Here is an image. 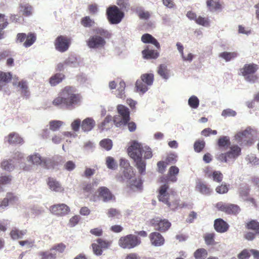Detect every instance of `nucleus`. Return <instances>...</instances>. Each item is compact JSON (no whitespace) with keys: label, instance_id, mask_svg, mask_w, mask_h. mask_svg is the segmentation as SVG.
Instances as JSON below:
<instances>
[{"label":"nucleus","instance_id":"obj_1","mask_svg":"<svg viewBox=\"0 0 259 259\" xmlns=\"http://www.w3.org/2000/svg\"><path fill=\"white\" fill-rule=\"evenodd\" d=\"M81 100L82 96L77 93L75 88L67 85L60 90L58 96L52 101V104L56 107L71 110L79 106Z\"/></svg>","mask_w":259,"mask_h":259},{"label":"nucleus","instance_id":"obj_2","mask_svg":"<svg viewBox=\"0 0 259 259\" xmlns=\"http://www.w3.org/2000/svg\"><path fill=\"white\" fill-rule=\"evenodd\" d=\"M96 35L91 36L87 40V46L90 49H103L106 44V38H109L111 34L107 30L102 28H96L94 29Z\"/></svg>","mask_w":259,"mask_h":259},{"label":"nucleus","instance_id":"obj_3","mask_svg":"<svg viewBox=\"0 0 259 259\" xmlns=\"http://www.w3.org/2000/svg\"><path fill=\"white\" fill-rule=\"evenodd\" d=\"M169 185L167 183L161 186L158 190V200L161 201L172 209L177 208L179 205V199L176 193L173 191L168 192Z\"/></svg>","mask_w":259,"mask_h":259},{"label":"nucleus","instance_id":"obj_4","mask_svg":"<svg viewBox=\"0 0 259 259\" xmlns=\"http://www.w3.org/2000/svg\"><path fill=\"white\" fill-rule=\"evenodd\" d=\"M128 155L133 160L142 158L143 155L144 159H150L152 156V152L150 147L142 145L137 141H133L131 145L127 149Z\"/></svg>","mask_w":259,"mask_h":259},{"label":"nucleus","instance_id":"obj_5","mask_svg":"<svg viewBox=\"0 0 259 259\" xmlns=\"http://www.w3.org/2000/svg\"><path fill=\"white\" fill-rule=\"evenodd\" d=\"M117 111L119 116L113 117V122L116 127L125 125L131 119L129 109L121 104L117 106Z\"/></svg>","mask_w":259,"mask_h":259},{"label":"nucleus","instance_id":"obj_6","mask_svg":"<svg viewBox=\"0 0 259 259\" xmlns=\"http://www.w3.org/2000/svg\"><path fill=\"white\" fill-rule=\"evenodd\" d=\"M258 68V65L256 64H245L240 69V74L242 75L247 81L254 83L258 79V76L255 73Z\"/></svg>","mask_w":259,"mask_h":259},{"label":"nucleus","instance_id":"obj_7","mask_svg":"<svg viewBox=\"0 0 259 259\" xmlns=\"http://www.w3.org/2000/svg\"><path fill=\"white\" fill-rule=\"evenodd\" d=\"M141 243V239L133 234H128L121 237L118 241V245L123 249H131Z\"/></svg>","mask_w":259,"mask_h":259},{"label":"nucleus","instance_id":"obj_8","mask_svg":"<svg viewBox=\"0 0 259 259\" xmlns=\"http://www.w3.org/2000/svg\"><path fill=\"white\" fill-rule=\"evenodd\" d=\"M106 15L110 24H117L121 21L124 17V14L116 6L113 5L107 9Z\"/></svg>","mask_w":259,"mask_h":259},{"label":"nucleus","instance_id":"obj_9","mask_svg":"<svg viewBox=\"0 0 259 259\" xmlns=\"http://www.w3.org/2000/svg\"><path fill=\"white\" fill-rule=\"evenodd\" d=\"M245 229L252 232H247L244 235V238L248 241H252L256 236L259 235V222L256 220H250L245 224Z\"/></svg>","mask_w":259,"mask_h":259},{"label":"nucleus","instance_id":"obj_10","mask_svg":"<svg viewBox=\"0 0 259 259\" xmlns=\"http://www.w3.org/2000/svg\"><path fill=\"white\" fill-rule=\"evenodd\" d=\"M241 148L237 145L230 147V150L225 153L219 154L217 157V159L222 162H228L234 160L240 155Z\"/></svg>","mask_w":259,"mask_h":259},{"label":"nucleus","instance_id":"obj_11","mask_svg":"<svg viewBox=\"0 0 259 259\" xmlns=\"http://www.w3.org/2000/svg\"><path fill=\"white\" fill-rule=\"evenodd\" d=\"M215 207L219 210L228 214L237 215L240 211V208L238 205L232 203L219 202L216 204Z\"/></svg>","mask_w":259,"mask_h":259},{"label":"nucleus","instance_id":"obj_12","mask_svg":"<svg viewBox=\"0 0 259 259\" xmlns=\"http://www.w3.org/2000/svg\"><path fill=\"white\" fill-rule=\"evenodd\" d=\"M36 40V34L32 32H29L27 34L25 33H18L16 37V42H23V46L25 48L32 46Z\"/></svg>","mask_w":259,"mask_h":259},{"label":"nucleus","instance_id":"obj_13","mask_svg":"<svg viewBox=\"0 0 259 259\" xmlns=\"http://www.w3.org/2000/svg\"><path fill=\"white\" fill-rule=\"evenodd\" d=\"M71 39L66 35L58 36L55 39L54 45L56 49L60 52H66L69 48Z\"/></svg>","mask_w":259,"mask_h":259},{"label":"nucleus","instance_id":"obj_14","mask_svg":"<svg viewBox=\"0 0 259 259\" xmlns=\"http://www.w3.org/2000/svg\"><path fill=\"white\" fill-rule=\"evenodd\" d=\"M150 224L155 230L161 232L168 230L171 226V223L166 219H161L156 217L151 219Z\"/></svg>","mask_w":259,"mask_h":259},{"label":"nucleus","instance_id":"obj_15","mask_svg":"<svg viewBox=\"0 0 259 259\" xmlns=\"http://www.w3.org/2000/svg\"><path fill=\"white\" fill-rule=\"evenodd\" d=\"M28 160L33 164L41 165L46 168H49L53 165V162L50 158H42L38 154L32 155L28 157Z\"/></svg>","mask_w":259,"mask_h":259},{"label":"nucleus","instance_id":"obj_16","mask_svg":"<svg viewBox=\"0 0 259 259\" xmlns=\"http://www.w3.org/2000/svg\"><path fill=\"white\" fill-rule=\"evenodd\" d=\"M50 212L57 216L63 217L68 214L70 211V207L64 203L54 204L50 207Z\"/></svg>","mask_w":259,"mask_h":259},{"label":"nucleus","instance_id":"obj_17","mask_svg":"<svg viewBox=\"0 0 259 259\" xmlns=\"http://www.w3.org/2000/svg\"><path fill=\"white\" fill-rule=\"evenodd\" d=\"M5 142L10 145H21L24 143V140L18 133L12 132L5 137Z\"/></svg>","mask_w":259,"mask_h":259},{"label":"nucleus","instance_id":"obj_18","mask_svg":"<svg viewBox=\"0 0 259 259\" xmlns=\"http://www.w3.org/2000/svg\"><path fill=\"white\" fill-rule=\"evenodd\" d=\"M214 228L215 230L220 233H224L228 231L229 229V224L223 219L219 218L214 221Z\"/></svg>","mask_w":259,"mask_h":259},{"label":"nucleus","instance_id":"obj_19","mask_svg":"<svg viewBox=\"0 0 259 259\" xmlns=\"http://www.w3.org/2000/svg\"><path fill=\"white\" fill-rule=\"evenodd\" d=\"M143 58L145 59H156L159 56V53L157 50L150 49L149 46H147L145 49L142 51Z\"/></svg>","mask_w":259,"mask_h":259},{"label":"nucleus","instance_id":"obj_20","mask_svg":"<svg viewBox=\"0 0 259 259\" xmlns=\"http://www.w3.org/2000/svg\"><path fill=\"white\" fill-rule=\"evenodd\" d=\"M149 239L151 244L155 246L162 245L164 243L163 237L158 232H152L149 235Z\"/></svg>","mask_w":259,"mask_h":259},{"label":"nucleus","instance_id":"obj_21","mask_svg":"<svg viewBox=\"0 0 259 259\" xmlns=\"http://www.w3.org/2000/svg\"><path fill=\"white\" fill-rule=\"evenodd\" d=\"M99 196L103 198L105 202H107L115 199L114 195L112 194L108 188L106 187H100L98 189Z\"/></svg>","mask_w":259,"mask_h":259},{"label":"nucleus","instance_id":"obj_22","mask_svg":"<svg viewBox=\"0 0 259 259\" xmlns=\"http://www.w3.org/2000/svg\"><path fill=\"white\" fill-rule=\"evenodd\" d=\"M205 175L209 178H212V180L218 183H220L222 181L223 175L220 171H211L209 168L207 167L204 170Z\"/></svg>","mask_w":259,"mask_h":259},{"label":"nucleus","instance_id":"obj_23","mask_svg":"<svg viewBox=\"0 0 259 259\" xmlns=\"http://www.w3.org/2000/svg\"><path fill=\"white\" fill-rule=\"evenodd\" d=\"M141 41L144 44H151L157 49H160V44L156 38L149 33L144 34L141 37Z\"/></svg>","mask_w":259,"mask_h":259},{"label":"nucleus","instance_id":"obj_24","mask_svg":"<svg viewBox=\"0 0 259 259\" xmlns=\"http://www.w3.org/2000/svg\"><path fill=\"white\" fill-rule=\"evenodd\" d=\"M47 184L50 189L53 191L59 192L64 191V188L61 186L59 182L53 178L50 177L48 178Z\"/></svg>","mask_w":259,"mask_h":259},{"label":"nucleus","instance_id":"obj_25","mask_svg":"<svg viewBox=\"0 0 259 259\" xmlns=\"http://www.w3.org/2000/svg\"><path fill=\"white\" fill-rule=\"evenodd\" d=\"M96 125V122L91 117H88L84 119L81 123V127L84 132L91 131Z\"/></svg>","mask_w":259,"mask_h":259},{"label":"nucleus","instance_id":"obj_26","mask_svg":"<svg viewBox=\"0 0 259 259\" xmlns=\"http://www.w3.org/2000/svg\"><path fill=\"white\" fill-rule=\"evenodd\" d=\"M251 129L248 127L244 131L237 133L235 136V138L238 142L247 141V139L251 138Z\"/></svg>","mask_w":259,"mask_h":259},{"label":"nucleus","instance_id":"obj_27","mask_svg":"<svg viewBox=\"0 0 259 259\" xmlns=\"http://www.w3.org/2000/svg\"><path fill=\"white\" fill-rule=\"evenodd\" d=\"M196 189L204 195H209L212 192L211 188L207 184L201 181L196 183Z\"/></svg>","mask_w":259,"mask_h":259},{"label":"nucleus","instance_id":"obj_28","mask_svg":"<svg viewBox=\"0 0 259 259\" xmlns=\"http://www.w3.org/2000/svg\"><path fill=\"white\" fill-rule=\"evenodd\" d=\"M65 78V75L62 73H56L49 78V83L51 86H56L61 83Z\"/></svg>","mask_w":259,"mask_h":259},{"label":"nucleus","instance_id":"obj_29","mask_svg":"<svg viewBox=\"0 0 259 259\" xmlns=\"http://www.w3.org/2000/svg\"><path fill=\"white\" fill-rule=\"evenodd\" d=\"M179 173V169L176 166H171L169 167L167 174V180L171 182L177 181V176Z\"/></svg>","mask_w":259,"mask_h":259},{"label":"nucleus","instance_id":"obj_30","mask_svg":"<svg viewBox=\"0 0 259 259\" xmlns=\"http://www.w3.org/2000/svg\"><path fill=\"white\" fill-rule=\"evenodd\" d=\"M206 5L208 10L211 12L221 10L222 8V4L219 1L207 0Z\"/></svg>","mask_w":259,"mask_h":259},{"label":"nucleus","instance_id":"obj_31","mask_svg":"<svg viewBox=\"0 0 259 259\" xmlns=\"http://www.w3.org/2000/svg\"><path fill=\"white\" fill-rule=\"evenodd\" d=\"M20 12L22 15L29 16L32 15L33 8L32 6L27 3H21L19 5Z\"/></svg>","mask_w":259,"mask_h":259},{"label":"nucleus","instance_id":"obj_32","mask_svg":"<svg viewBox=\"0 0 259 259\" xmlns=\"http://www.w3.org/2000/svg\"><path fill=\"white\" fill-rule=\"evenodd\" d=\"M128 187L133 191H140L142 189V182L141 179H134L130 180Z\"/></svg>","mask_w":259,"mask_h":259},{"label":"nucleus","instance_id":"obj_33","mask_svg":"<svg viewBox=\"0 0 259 259\" xmlns=\"http://www.w3.org/2000/svg\"><path fill=\"white\" fill-rule=\"evenodd\" d=\"M239 196L242 198H246L249 194L250 188L247 184H242L238 190Z\"/></svg>","mask_w":259,"mask_h":259},{"label":"nucleus","instance_id":"obj_34","mask_svg":"<svg viewBox=\"0 0 259 259\" xmlns=\"http://www.w3.org/2000/svg\"><path fill=\"white\" fill-rule=\"evenodd\" d=\"M136 163L135 166L138 170L139 172L141 175L145 174L146 162L142 158L134 160Z\"/></svg>","mask_w":259,"mask_h":259},{"label":"nucleus","instance_id":"obj_35","mask_svg":"<svg viewBox=\"0 0 259 259\" xmlns=\"http://www.w3.org/2000/svg\"><path fill=\"white\" fill-rule=\"evenodd\" d=\"M27 233V230H19L17 229L12 230L10 233L11 237L14 240L21 239Z\"/></svg>","mask_w":259,"mask_h":259},{"label":"nucleus","instance_id":"obj_36","mask_svg":"<svg viewBox=\"0 0 259 259\" xmlns=\"http://www.w3.org/2000/svg\"><path fill=\"white\" fill-rule=\"evenodd\" d=\"M38 255L40 259H56V253L52 252L51 249L49 251H41L38 252Z\"/></svg>","mask_w":259,"mask_h":259},{"label":"nucleus","instance_id":"obj_37","mask_svg":"<svg viewBox=\"0 0 259 259\" xmlns=\"http://www.w3.org/2000/svg\"><path fill=\"white\" fill-rule=\"evenodd\" d=\"M135 85L137 92L142 94H144L146 92L148 91V87L149 86L146 83H144V81L140 79L137 80Z\"/></svg>","mask_w":259,"mask_h":259},{"label":"nucleus","instance_id":"obj_38","mask_svg":"<svg viewBox=\"0 0 259 259\" xmlns=\"http://www.w3.org/2000/svg\"><path fill=\"white\" fill-rule=\"evenodd\" d=\"M2 168L5 170L11 171L15 168L14 161L12 159L4 160L1 164Z\"/></svg>","mask_w":259,"mask_h":259},{"label":"nucleus","instance_id":"obj_39","mask_svg":"<svg viewBox=\"0 0 259 259\" xmlns=\"http://www.w3.org/2000/svg\"><path fill=\"white\" fill-rule=\"evenodd\" d=\"M238 56V53L235 52H224L219 54V57L224 59L226 62H229L232 59L236 58Z\"/></svg>","mask_w":259,"mask_h":259},{"label":"nucleus","instance_id":"obj_40","mask_svg":"<svg viewBox=\"0 0 259 259\" xmlns=\"http://www.w3.org/2000/svg\"><path fill=\"white\" fill-rule=\"evenodd\" d=\"M157 73L164 79H167L169 77V70L165 64H160L159 66Z\"/></svg>","mask_w":259,"mask_h":259},{"label":"nucleus","instance_id":"obj_41","mask_svg":"<svg viewBox=\"0 0 259 259\" xmlns=\"http://www.w3.org/2000/svg\"><path fill=\"white\" fill-rule=\"evenodd\" d=\"M144 83L151 86L154 81V74L152 73H145L141 75L140 78Z\"/></svg>","mask_w":259,"mask_h":259},{"label":"nucleus","instance_id":"obj_42","mask_svg":"<svg viewBox=\"0 0 259 259\" xmlns=\"http://www.w3.org/2000/svg\"><path fill=\"white\" fill-rule=\"evenodd\" d=\"M12 78V74L11 72H3L0 70V82L6 84L10 82Z\"/></svg>","mask_w":259,"mask_h":259},{"label":"nucleus","instance_id":"obj_43","mask_svg":"<svg viewBox=\"0 0 259 259\" xmlns=\"http://www.w3.org/2000/svg\"><path fill=\"white\" fill-rule=\"evenodd\" d=\"M100 146L106 151L110 150L113 146V142L111 139H104L99 143Z\"/></svg>","mask_w":259,"mask_h":259},{"label":"nucleus","instance_id":"obj_44","mask_svg":"<svg viewBox=\"0 0 259 259\" xmlns=\"http://www.w3.org/2000/svg\"><path fill=\"white\" fill-rule=\"evenodd\" d=\"M18 87L20 88L21 93L22 96L28 97L29 92L28 90L27 83L26 81L21 80L18 82Z\"/></svg>","mask_w":259,"mask_h":259},{"label":"nucleus","instance_id":"obj_45","mask_svg":"<svg viewBox=\"0 0 259 259\" xmlns=\"http://www.w3.org/2000/svg\"><path fill=\"white\" fill-rule=\"evenodd\" d=\"M207 255V251L204 248L197 249L194 253V256L196 259H205Z\"/></svg>","mask_w":259,"mask_h":259},{"label":"nucleus","instance_id":"obj_46","mask_svg":"<svg viewBox=\"0 0 259 259\" xmlns=\"http://www.w3.org/2000/svg\"><path fill=\"white\" fill-rule=\"evenodd\" d=\"M215 234L214 233H206L204 236V239L207 245H215L214 241Z\"/></svg>","mask_w":259,"mask_h":259},{"label":"nucleus","instance_id":"obj_47","mask_svg":"<svg viewBox=\"0 0 259 259\" xmlns=\"http://www.w3.org/2000/svg\"><path fill=\"white\" fill-rule=\"evenodd\" d=\"M125 83L123 81H120L119 87L117 89V97L121 99H124L125 98Z\"/></svg>","mask_w":259,"mask_h":259},{"label":"nucleus","instance_id":"obj_48","mask_svg":"<svg viewBox=\"0 0 259 259\" xmlns=\"http://www.w3.org/2000/svg\"><path fill=\"white\" fill-rule=\"evenodd\" d=\"M106 164L107 167L111 169H115L117 167L116 162L111 156H108L106 158Z\"/></svg>","mask_w":259,"mask_h":259},{"label":"nucleus","instance_id":"obj_49","mask_svg":"<svg viewBox=\"0 0 259 259\" xmlns=\"http://www.w3.org/2000/svg\"><path fill=\"white\" fill-rule=\"evenodd\" d=\"M80 22L81 25L85 27H91L95 24L94 20L92 19L89 16H85L82 18Z\"/></svg>","mask_w":259,"mask_h":259},{"label":"nucleus","instance_id":"obj_50","mask_svg":"<svg viewBox=\"0 0 259 259\" xmlns=\"http://www.w3.org/2000/svg\"><path fill=\"white\" fill-rule=\"evenodd\" d=\"M96 242L100 245L101 247L104 250L108 248L112 244V241L104 239L102 238H98L96 240Z\"/></svg>","mask_w":259,"mask_h":259},{"label":"nucleus","instance_id":"obj_51","mask_svg":"<svg viewBox=\"0 0 259 259\" xmlns=\"http://www.w3.org/2000/svg\"><path fill=\"white\" fill-rule=\"evenodd\" d=\"M66 248V245L63 243H60L53 246L50 249L52 252L56 253V252L59 253H63Z\"/></svg>","mask_w":259,"mask_h":259},{"label":"nucleus","instance_id":"obj_52","mask_svg":"<svg viewBox=\"0 0 259 259\" xmlns=\"http://www.w3.org/2000/svg\"><path fill=\"white\" fill-rule=\"evenodd\" d=\"M63 124V122L59 120H52L50 122V129L52 131L58 130Z\"/></svg>","mask_w":259,"mask_h":259},{"label":"nucleus","instance_id":"obj_53","mask_svg":"<svg viewBox=\"0 0 259 259\" xmlns=\"http://www.w3.org/2000/svg\"><path fill=\"white\" fill-rule=\"evenodd\" d=\"M205 142L203 140H197L194 144V149L195 152H200L205 147Z\"/></svg>","mask_w":259,"mask_h":259},{"label":"nucleus","instance_id":"obj_54","mask_svg":"<svg viewBox=\"0 0 259 259\" xmlns=\"http://www.w3.org/2000/svg\"><path fill=\"white\" fill-rule=\"evenodd\" d=\"M189 105L192 108H197L199 105L198 98L195 96H191L188 100Z\"/></svg>","mask_w":259,"mask_h":259},{"label":"nucleus","instance_id":"obj_55","mask_svg":"<svg viewBox=\"0 0 259 259\" xmlns=\"http://www.w3.org/2000/svg\"><path fill=\"white\" fill-rule=\"evenodd\" d=\"M230 144L229 139L226 136L221 137L218 142V145L220 147H228Z\"/></svg>","mask_w":259,"mask_h":259},{"label":"nucleus","instance_id":"obj_56","mask_svg":"<svg viewBox=\"0 0 259 259\" xmlns=\"http://www.w3.org/2000/svg\"><path fill=\"white\" fill-rule=\"evenodd\" d=\"M195 22L200 25L203 26H208L209 25V20L208 18L199 16L197 17Z\"/></svg>","mask_w":259,"mask_h":259},{"label":"nucleus","instance_id":"obj_57","mask_svg":"<svg viewBox=\"0 0 259 259\" xmlns=\"http://www.w3.org/2000/svg\"><path fill=\"white\" fill-rule=\"evenodd\" d=\"M91 246L95 254L99 256L102 254L103 249L97 242L92 243Z\"/></svg>","mask_w":259,"mask_h":259},{"label":"nucleus","instance_id":"obj_58","mask_svg":"<svg viewBox=\"0 0 259 259\" xmlns=\"http://www.w3.org/2000/svg\"><path fill=\"white\" fill-rule=\"evenodd\" d=\"M112 121H113V117H112L111 115H107L101 123V127L102 130L109 128V125L108 124L109 123L111 124Z\"/></svg>","mask_w":259,"mask_h":259},{"label":"nucleus","instance_id":"obj_59","mask_svg":"<svg viewBox=\"0 0 259 259\" xmlns=\"http://www.w3.org/2000/svg\"><path fill=\"white\" fill-rule=\"evenodd\" d=\"M71 64V62L69 59L65 60L63 62L58 63L56 68V70L57 71H63L64 68L67 66L70 65Z\"/></svg>","mask_w":259,"mask_h":259},{"label":"nucleus","instance_id":"obj_60","mask_svg":"<svg viewBox=\"0 0 259 259\" xmlns=\"http://www.w3.org/2000/svg\"><path fill=\"white\" fill-rule=\"evenodd\" d=\"M123 174L124 178L127 180H131L134 176V172L133 168L131 167L127 169H124L123 171Z\"/></svg>","mask_w":259,"mask_h":259},{"label":"nucleus","instance_id":"obj_61","mask_svg":"<svg viewBox=\"0 0 259 259\" xmlns=\"http://www.w3.org/2000/svg\"><path fill=\"white\" fill-rule=\"evenodd\" d=\"M250 250L244 249L237 255L238 259H248L250 256Z\"/></svg>","mask_w":259,"mask_h":259},{"label":"nucleus","instance_id":"obj_62","mask_svg":"<svg viewBox=\"0 0 259 259\" xmlns=\"http://www.w3.org/2000/svg\"><path fill=\"white\" fill-rule=\"evenodd\" d=\"M236 112L231 109H227L224 110L222 112V115L225 117H234L236 116Z\"/></svg>","mask_w":259,"mask_h":259},{"label":"nucleus","instance_id":"obj_63","mask_svg":"<svg viewBox=\"0 0 259 259\" xmlns=\"http://www.w3.org/2000/svg\"><path fill=\"white\" fill-rule=\"evenodd\" d=\"M229 190L228 186L226 184H222L217 187L215 191L219 194H225Z\"/></svg>","mask_w":259,"mask_h":259},{"label":"nucleus","instance_id":"obj_64","mask_svg":"<svg viewBox=\"0 0 259 259\" xmlns=\"http://www.w3.org/2000/svg\"><path fill=\"white\" fill-rule=\"evenodd\" d=\"M80 220V217L78 215H75L70 218L69 222V226L73 227L76 226Z\"/></svg>","mask_w":259,"mask_h":259}]
</instances>
